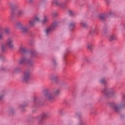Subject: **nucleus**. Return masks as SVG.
<instances>
[{"instance_id": "nucleus-11", "label": "nucleus", "mask_w": 125, "mask_h": 125, "mask_svg": "<svg viewBox=\"0 0 125 125\" xmlns=\"http://www.w3.org/2000/svg\"><path fill=\"white\" fill-rule=\"evenodd\" d=\"M48 21H49V18H48V16H44L42 20V24H45L47 23Z\"/></svg>"}, {"instance_id": "nucleus-23", "label": "nucleus", "mask_w": 125, "mask_h": 125, "mask_svg": "<svg viewBox=\"0 0 125 125\" xmlns=\"http://www.w3.org/2000/svg\"><path fill=\"white\" fill-rule=\"evenodd\" d=\"M50 79L52 81H57L58 77L57 76H52Z\"/></svg>"}, {"instance_id": "nucleus-28", "label": "nucleus", "mask_w": 125, "mask_h": 125, "mask_svg": "<svg viewBox=\"0 0 125 125\" xmlns=\"http://www.w3.org/2000/svg\"><path fill=\"white\" fill-rule=\"evenodd\" d=\"M47 116V115L46 114V113H44L43 114V118H45V117H46Z\"/></svg>"}, {"instance_id": "nucleus-27", "label": "nucleus", "mask_w": 125, "mask_h": 125, "mask_svg": "<svg viewBox=\"0 0 125 125\" xmlns=\"http://www.w3.org/2000/svg\"><path fill=\"white\" fill-rule=\"evenodd\" d=\"M52 63H53L54 65H55L57 63V62L56 61V60H53L52 61Z\"/></svg>"}, {"instance_id": "nucleus-6", "label": "nucleus", "mask_w": 125, "mask_h": 125, "mask_svg": "<svg viewBox=\"0 0 125 125\" xmlns=\"http://www.w3.org/2000/svg\"><path fill=\"white\" fill-rule=\"evenodd\" d=\"M30 78L31 74L30 71H25L23 74V76L21 77V80L23 82H27V81H29Z\"/></svg>"}, {"instance_id": "nucleus-4", "label": "nucleus", "mask_w": 125, "mask_h": 125, "mask_svg": "<svg viewBox=\"0 0 125 125\" xmlns=\"http://www.w3.org/2000/svg\"><path fill=\"white\" fill-rule=\"evenodd\" d=\"M20 63L21 64H27L28 66H33L34 61L33 60L30 59L27 57H23L21 59Z\"/></svg>"}, {"instance_id": "nucleus-29", "label": "nucleus", "mask_w": 125, "mask_h": 125, "mask_svg": "<svg viewBox=\"0 0 125 125\" xmlns=\"http://www.w3.org/2000/svg\"><path fill=\"white\" fill-rule=\"evenodd\" d=\"M105 2H106V3H108V1H109V0H105Z\"/></svg>"}, {"instance_id": "nucleus-18", "label": "nucleus", "mask_w": 125, "mask_h": 125, "mask_svg": "<svg viewBox=\"0 0 125 125\" xmlns=\"http://www.w3.org/2000/svg\"><path fill=\"white\" fill-rule=\"evenodd\" d=\"M93 46V44H92V43L89 42L87 44V48L89 50H91V49H92Z\"/></svg>"}, {"instance_id": "nucleus-21", "label": "nucleus", "mask_w": 125, "mask_h": 125, "mask_svg": "<svg viewBox=\"0 0 125 125\" xmlns=\"http://www.w3.org/2000/svg\"><path fill=\"white\" fill-rule=\"evenodd\" d=\"M68 15L70 16H75V12L72 10H69L68 11Z\"/></svg>"}, {"instance_id": "nucleus-26", "label": "nucleus", "mask_w": 125, "mask_h": 125, "mask_svg": "<svg viewBox=\"0 0 125 125\" xmlns=\"http://www.w3.org/2000/svg\"><path fill=\"white\" fill-rule=\"evenodd\" d=\"M81 25L82 27H84L87 26V24L84 22H82L81 23Z\"/></svg>"}, {"instance_id": "nucleus-22", "label": "nucleus", "mask_w": 125, "mask_h": 125, "mask_svg": "<svg viewBox=\"0 0 125 125\" xmlns=\"http://www.w3.org/2000/svg\"><path fill=\"white\" fill-rule=\"evenodd\" d=\"M4 39L3 36V32H0V41H2Z\"/></svg>"}, {"instance_id": "nucleus-2", "label": "nucleus", "mask_w": 125, "mask_h": 125, "mask_svg": "<svg viewBox=\"0 0 125 125\" xmlns=\"http://www.w3.org/2000/svg\"><path fill=\"white\" fill-rule=\"evenodd\" d=\"M125 95L123 96V99L121 103L120 104H114L111 105V109L114 111V112H120V110H122L123 107H125Z\"/></svg>"}, {"instance_id": "nucleus-13", "label": "nucleus", "mask_w": 125, "mask_h": 125, "mask_svg": "<svg viewBox=\"0 0 125 125\" xmlns=\"http://www.w3.org/2000/svg\"><path fill=\"white\" fill-rule=\"evenodd\" d=\"M96 29L95 28H91L90 30L89 34L91 35V36H93L94 34H97V32H96Z\"/></svg>"}, {"instance_id": "nucleus-20", "label": "nucleus", "mask_w": 125, "mask_h": 125, "mask_svg": "<svg viewBox=\"0 0 125 125\" xmlns=\"http://www.w3.org/2000/svg\"><path fill=\"white\" fill-rule=\"evenodd\" d=\"M20 51H21V52H25L26 47L24 46H21L20 48Z\"/></svg>"}, {"instance_id": "nucleus-19", "label": "nucleus", "mask_w": 125, "mask_h": 125, "mask_svg": "<svg viewBox=\"0 0 125 125\" xmlns=\"http://www.w3.org/2000/svg\"><path fill=\"white\" fill-rule=\"evenodd\" d=\"M21 30L22 33H27V32H28V28L26 27H21Z\"/></svg>"}, {"instance_id": "nucleus-12", "label": "nucleus", "mask_w": 125, "mask_h": 125, "mask_svg": "<svg viewBox=\"0 0 125 125\" xmlns=\"http://www.w3.org/2000/svg\"><path fill=\"white\" fill-rule=\"evenodd\" d=\"M36 23H39L41 22V16H36L33 19Z\"/></svg>"}, {"instance_id": "nucleus-30", "label": "nucleus", "mask_w": 125, "mask_h": 125, "mask_svg": "<svg viewBox=\"0 0 125 125\" xmlns=\"http://www.w3.org/2000/svg\"><path fill=\"white\" fill-rule=\"evenodd\" d=\"M34 0H29V1L30 2H32V1H33Z\"/></svg>"}, {"instance_id": "nucleus-15", "label": "nucleus", "mask_w": 125, "mask_h": 125, "mask_svg": "<svg viewBox=\"0 0 125 125\" xmlns=\"http://www.w3.org/2000/svg\"><path fill=\"white\" fill-rule=\"evenodd\" d=\"M108 39L110 41H114V40H117V36L115 35H111L108 36Z\"/></svg>"}, {"instance_id": "nucleus-10", "label": "nucleus", "mask_w": 125, "mask_h": 125, "mask_svg": "<svg viewBox=\"0 0 125 125\" xmlns=\"http://www.w3.org/2000/svg\"><path fill=\"white\" fill-rule=\"evenodd\" d=\"M76 26V23L74 22H71L69 23L68 25V29L70 31H73L74 29L75 28V27Z\"/></svg>"}, {"instance_id": "nucleus-14", "label": "nucleus", "mask_w": 125, "mask_h": 125, "mask_svg": "<svg viewBox=\"0 0 125 125\" xmlns=\"http://www.w3.org/2000/svg\"><path fill=\"white\" fill-rule=\"evenodd\" d=\"M36 22H35L34 20L29 21L28 22L29 27H34L36 25Z\"/></svg>"}, {"instance_id": "nucleus-24", "label": "nucleus", "mask_w": 125, "mask_h": 125, "mask_svg": "<svg viewBox=\"0 0 125 125\" xmlns=\"http://www.w3.org/2000/svg\"><path fill=\"white\" fill-rule=\"evenodd\" d=\"M100 83H101L104 84V83H106V80H105V79H102L100 81Z\"/></svg>"}, {"instance_id": "nucleus-9", "label": "nucleus", "mask_w": 125, "mask_h": 125, "mask_svg": "<svg viewBox=\"0 0 125 125\" xmlns=\"http://www.w3.org/2000/svg\"><path fill=\"white\" fill-rule=\"evenodd\" d=\"M113 14V12H109L107 14H101L99 16V17L101 20H105L108 16H109V15H112Z\"/></svg>"}, {"instance_id": "nucleus-5", "label": "nucleus", "mask_w": 125, "mask_h": 125, "mask_svg": "<svg viewBox=\"0 0 125 125\" xmlns=\"http://www.w3.org/2000/svg\"><path fill=\"white\" fill-rule=\"evenodd\" d=\"M104 92L107 96H114L115 93H116V90L112 87H105L104 90Z\"/></svg>"}, {"instance_id": "nucleus-16", "label": "nucleus", "mask_w": 125, "mask_h": 125, "mask_svg": "<svg viewBox=\"0 0 125 125\" xmlns=\"http://www.w3.org/2000/svg\"><path fill=\"white\" fill-rule=\"evenodd\" d=\"M24 14V12L22 10H19L17 11V15L18 16H21V15H23Z\"/></svg>"}, {"instance_id": "nucleus-3", "label": "nucleus", "mask_w": 125, "mask_h": 125, "mask_svg": "<svg viewBox=\"0 0 125 125\" xmlns=\"http://www.w3.org/2000/svg\"><path fill=\"white\" fill-rule=\"evenodd\" d=\"M59 93H60V90L55 89L53 93L47 92L44 94V96L47 100L52 101L54 100V95H58Z\"/></svg>"}, {"instance_id": "nucleus-25", "label": "nucleus", "mask_w": 125, "mask_h": 125, "mask_svg": "<svg viewBox=\"0 0 125 125\" xmlns=\"http://www.w3.org/2000/svg\"><path fill=\"white\" fill-rule=\"evenodd\" d=\"M5 32L6 33V34H10V30H9V28H6L4 30Z\"/></svg>"}, {"instance_id": "nucleus-8", "label": "nucleus", "mask_w": 125, "mask_h": 125, "mask_svg": "<svg viewBox=\"0 0 125 125\" xmlns=\"http://www.w3.org/2000/svg\"><path fill=\"white\" fill-rule=\"evenodd\" d=\"M53 4H55V5H58V6H60V7H64L65 5H66V3L64 2H62L59 0H53L52 1Z\"/></svg>"}, {"instance_id": "nucleus-7", "label": "nucleus", "mask_w": 125, "mask_h": 125, "mask_svg": "<svg viewBox=\"0 0 125 125\" xmlns=\"http://www.w3.org/2000/svg\"><path fill=\"white\" fill-rule=\"evenodd\" d=\"M56 26H57V22H55L53 23V25L52 26L46 28L45 30L46 35H48L50 33Z\"/></svg>"}, {"instance_id": "nucleus-31", "label": "nucleus", "mask_w": 125, "mask_h": 125, "mask_svg": "<svg viewBox=\"0 0 125 125\" xmlns=\"http://www.w3.org/2000/svg\"><path fill=\"white\" fill-rule=\"evenodd\" d=\"M85 59L87 60V58H85Z\"/></svg>"}, {"instance_id": "nucleus-17", "label": "nucleus", "mask_w": 125, "mask_h": 125, "mask_svg": "<svg viewBox=\"0 0 125 125\" xmlns=\"http://www.w3.org/2000/svg\"><path fill=\"white\" fill-rule=\"evenodd\" d=\"M6 93L5 92H2L0 94V101H2L3 100V98H4V96H5Z\"/></svg>"}, {"instance_id": "nucleus-1", "label": "nucleus", "mask_w": 125, "mask_h": 125, "mask_svg": "<svg viewBox=\"0 0 125 125\" xmlns=\"http://www.w3.org/2000/svg\"><path fill=\"white\" fill-rule=\"evenodd\" d=\"M6 47L13 49L14 48V42L13 41V38L11 37L8 38L6 41V44H3L1 46V49L3 51L6 49Z\"/></svg>"}]
</instances>
